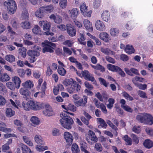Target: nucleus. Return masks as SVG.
Returning <instances> with one entry per match:
<instances>
[{"label": "nucleus", "instance_id": "nucleus-1", "mask_svg": "<svg viewBox=\"0 0 153 153\" xmlns=\"http://www.w3.org/2000/svg\"><path fill=\"white\" fill-rule=\"evenodd\" d=\"M63 83L68 87L67 90L70 94L79 93L81 91L80 85L72 78L65 79L64 80Z\"/></svg>", "mask_w": 153, "mask_h": 153}, {"label": "nucleus", "instance_id": "nucleus-2", "mask_svg": "<svg viewBox=\"0 0 153 153\" xmlns=\"http://www.w3.org/2000/svg\"><path fill=\"white\" fill-rule=\"evenodd\" d=\"M68 114L72 115H74L73 113H68L67 111H64L60 114V116L62 119L60 120V122L63 127L69 129L71 128L74 122L73 119L68 115L67 114Z\"/></svg>", "mask_w": 153, "mask_h": 153}, {"label": "nucleus", "instance_id": "nucleus-3", "mask_svg": "<svg viewBox=\"0 0 153 153\" xmlns=\"http://www.w3.org/2000/svg\"><path fill=\"white\" fill-rule=\"evenodd\" d=\"M22 105L24 109L26 111H29L30 109L34 110H39L42 108L44 106V104L42 103L32 100L28 101L27 104H25L23 102Z\"/></svg>", "mask_w": 153, "mask_h": 153}, {"label": "nucleus", "instance_id": "nucleus-4", "mask_svg": "<svg viewBox=\"0 0 153 153\" xmlns=\"http://www.w3.org/2000/svg\"><path fill=\"white\" fill-rule=\"evenodd\" d=\"M137 120L141 123L151 125L153 124V117L146 113H139L136 117Z\"/></svg>", "mask_w": 153, "mask_h": 153}, {"label": "nucleus", "instance_id": "nucleus-5", "mask_svg": "<svg viewBox=\"0 0 153 153\" xmlns=\"http://www.w3.org/2000/svg\"><path fill=\"white\" fill-rule=\"evenodd\" d=\"M4 4L6 7L8 13L12 14L16 12L17 5L13 0H8L7 1H5L4 2Z\"/></svg>", "mask_w": 153, "mask_h": 153}, {"label": "nucleus", "instance_id": "nucleus-6", "mask_svg": "<svg viewBox=\"0 0 153 153\" xmlns=\"http://www.w3.org/2000/svg\"><path fill=\"white\" fill-rule=\"evenodd\" d=\"M42 45L43 47V53L49 52L52 53L54 52L53 50L56 47V45L54 43L49 42L48 41L45 42H42Z\"/></svg>", "mask_w": 153, "mask_h": 153}, {"label": "nucleus", "instance_id": "nucleus-7", "mask_svg": "<svg viewBox=\"0 0 153 153\" xmlns=\"http://www.w3.org/2000/svg\"><path fill=\"white\" fill-rule=\"evenodd\" d=\"M39 24L40 27H42L43 30L46 31L44 33V35L47 36L50 35L51 36L54 35L53 33L49 31L51 27L50 22L47 21H41L39 22Z\"/></svg>", "mask_w": 153, "mask_h": 153}, {"label": "nucleus", "instance_id": "nucleus-8", "mask_svg": "<svg viewBox=\"0 0 153 153\" xmlns=\"http://www.w3.org/2000/svg\"><path fill=\"white\" fill-rule=\"evenodd\" d=\"M108 69L113 72H118L119 74L122 77H124L126 74L119 67L110 64L107 65Z\"/></svg>", "mask_w": 153, "mask_h": 153}, {"label": "nucleus", "instance_id": "nucleus-9", "mask_svg": "<svg viewBox=\"0 0 153 153\" xmlns=\"http://www.w3.org/2000/svg\"><path fill=\"white\" fill-rule=\"evenodd\" d=\"M88 7L85 2H82L80 6V9L82 15L85 17H90L92 11L91 10L88 11Z\"/></svg>", "mask_w": 153, "mask_h": 153}, {"label": "nucleus", "instance_id": "nucleus-10", "mask_svg": "<svg viewBox=\"0 0 153 153\" xmlns=\"http://www.w3.org/2000/svg\"><path fill=\"white\" fill-rule=\"evenodd\" d=\"M27 55L31 57L30 58V62L31 63H33L36 61V57L40 55L39 51L33 50H29L27 52Z\"/></svg>", "mask_w": 153, "mask_h": 153}, {"label": "nucleus", "instance_id": "nucleus-11", "mask_svg": "<svg viewBox=\"0 0 153 153\" xmlns=\"http://www.w3.org/2000/svg\"><path fill=\"white\" fill-rule=\"evenodd\" d=\"M87 141L90 144L91 142L90 140L94 142V143L97 142L98 141V138L96 136L94 132L91 130H89L88 133V135L86 137Z\"/></svg>", "mask_w": 153, "mask_h": 153}, {"label": "nucleus", "instance_id": "nucleus-12", "mask_svg": "<svg viewBox=\"0 0 153 153\" xmlns=\"http://www.w3.org/2000/svg\"><path fill=\"white\" fill-rule=\"evenodd\" d=\"M88 98V97L87 96H83V98H81L79 100L74 102L75 105L77 107L79 106L85 107L87 102Z\"/></svg>", "mask_w": 153, "mask_h": 153}, {"label": "nucleus", "instance_id": "nucleus-13", "mask_svg": "<svg viewBox=\"0 0 153 153\" xmlns=\"http://www.w3.org/2000/svg\"><path fill=\"white\" fill-rule=\"evenodd\" d=\"M81 74L84 79L86 80L90 81L92 82L95 81V79L94 77L88 70L82 71Z\"/></svg>", "mask_w": 153, "mask_h": 153}, {"label": "nucleus", "instance_id": "nucleus-14", "mask_svg": "<svg viewBox=\"0 0 153 153\" xmlns=\"http://www.w3.org/2000/svg\"><path fill=\"white\" fill-rule=\"evenodd\" d=\"M19 92L20 94L23 98H25L26 100L29 99L30 97V92L28 89L26 88H21L19 90Z\"/></svg>", "mask_w": 153, "mask_h": 153}, {"label": "nucleus", "instance_id": "nucleus-15", "mask_svg": "<svg viewBox=\"0 0 153 153\" xmlns=\"http://www.w3.org/2000/svg\"><path fill=\"white\" fill-rule=\"evenodd\" d=\"M67 32L68 35L71 37L74 36L76 34V30L75 28L71 24L66 25Z\"/></svg>", "mask_w": 153, "mask_h": 153}, {"label": "nucleus", "instance_id": "nucleus-16", "mask_svg": "<svg viewBox=\"0 0 153 153\" xmlns=\"http://www.w3.org/2000/svg\"><path fill=\"white\" fill-rule=\"evenodd\" d=\"M124 71L128 75L131 76H133L134 75H140L138 70L133 68H132L130 69H129L128 68H125L124 69Z\"/></svg>", "mask_w": 153, "mask_h": 153}, {"label": "nucleus", "instance_id": "nucleus-17", "mask_svg": "<svg viewBox=\"0 0 153 153\" xmlns=\"http://www.w3.org/2000/svg\"><path fill=\"white\" fill-rule=\"evenodd\" d=\"M69 15L73 19H75L79 14V11L78 9L73 8L71 10H69Z\"/></svg>", "mask_w": 153, "mask_h": 153}, {"label": "nucleus", "instance_id": "nucleus-18", "mask_svg": "<svg viewBox=\"0 0 153 153\" xmlns=\"http://www.w3.org/2000/svg\"><path fill=\"white\" fill-rule=\"evenodd\" d=\"M64 136L68 144L71 145L72 144L74 138L71 134L68 132H65L64 133Z\"/></svg>", "mask_w": 153, "mask_h": 153}, {"label": "nucleus", "instance_id": "nucleus-19", "mask_svg": "<svg viewBox=\"0 0 153 153\" xmlns=\"http://www.w3.org/2000/svg\"><path fill=\"white\" fill-rule=\"evenodd\" d=\"M42 11H43L45 13H48L52 12L54 10V7L53 5L50 4L47 6L41 7Z\"/></svg>", "mask_w": 153, "mask_h": 153}, {"label": "nucleus", "instance_id": "nucleus-20", "mask_svg": "<svg viewBox=\"0 0 153 153\" xmlns=\"http://www.w3.org/2000/svg\"><path fill=\"white\" fill-rule=\"evenodd\" d=\"M100 38L105 42H108L111 40L109 35L106 32H102L100 35Z\"/></svg>", "mask_w": 153, "mask_h": 153}, {"label": "nucleus", "instance_id": "nucleus-21", "mask_svg": "<svg viewBox=\"0 0 153 153\" xmlns=\"http://www.w3.org/2000/svg\"><path fill=\"white\" fill-rule=\"evenodd\" d=\"M95 26L97 29L100 31H102L105 29V26L102 22L99 20L96 22Z\"/></svg>", "mask_w": 153, "mask_h": 153}, {"label": "nucleus", "instance_id": "nucleus-22", "mask_svg": "<svg viewBox=\"0 0 153 153\" xmlns=\"http://www.w3.org/2000/svg\"><path fill=\"white\" fill-rule=\"evenodd\" d=\"M84 26L86 29L90 32L93 31L92 24L88 20L85 19L83 22Z\"/></svg>", "mask_w": 153, "mask_h": 153}, {"label": "nucleus", "instance_id": "nucleus-23", "mask_svg": "<svg viewBox=\"0 0 153 153\" xmlns=\"http://www.w3.org/2000/svg\"><path fill=\"white\" fill-rule=\"evenodd\" d=\"M22 85L23 88H26L29 90L33 87L34 85L32 81L28 80L22 83Z\"/></svg>", "mask_w": 153, "mask_h": 153}, {"label": "nucleus", "instance_id": "nucleus-24", "mask_svg": "<svg viewBox=\"0 0 153 153\" xmlns=\"http://www.w3.org/2000/svg\"><path fill=\"white\" fill-rule=\"evenodd\" d=\"M12 82L16 86L17 89H19L20 87V84L21 82V80L18 76H15L12 78Z\"/></svg>", "mask_w": 153, "mask_h": 153}, {"label": "nucleus", "instance_id": "nucleus-25", "mask_svg": "<svg viewBox=\"0 0 153 153\" xmlns=\"http://www.w3.org/2000/svg\"><path fill=\"white\" fill-rule=\"evenodd\" d=\"M85 36V34L84 32L79 33V37L78 38V40L79 43L84 45H85L86 44V42L85 41L86 39Z\"/></svg>", "mask_w": 153, "mask_h": 153}, {"label": "nucleus", "instance_id": "nucleus-26", "mask_svg": "<svg viewBox=\"0 0 153 153\" xmlns=\"http://www.w3.org/2000/svg\"><path fill=\"white\" fill-rule=\"evenodd\" d=\"M46 109L43 111V114L46 116H51L53 114L51 107L49 105H46Z\"/></svg>", "mask_w": 153, "mask_h": 153}, {"label": "nucleus", "instance_id": "nucleus-27", "mask_svg": "<svg viewBox=\"0 0 153 153\" xmlns=\"http://www.w3.org/2000/svg\"><path fill=\"white\" fill-rule=\"evenodd\" d=\"M29 18V14L26 9H24L22 12L21 19L22 20H28Z\"/></svg>", "mask_w": 153, "mask_h": 153}, {"label": "nucleus", "instance_id": "nucleus-28", "mask_svg": "<svg viewBox=\"0 0 153 153\" xmlns=\"http://www.w3.org/2000/svg\"><path fill=\"white\" fill-rule=\"evenodd\" d=\"M97 120L100 123V125L98 126L99 128H106L107 125L103 119L101 118H99L97 119Z\"/></svg>", "mask_w": 153, "mask_h": 153}, {"label": "nucleus", "instance_id": "nucleus-29", "mask_svg": "<svg viewBox=\"0 0 153 153\" xmlns=\"http://www.w3.org/2000/svg\"><path fill=\"white\" fill-rule=\"evenodd\" d=\"M90 65L95 70H99L100 72L102 73L105 71L104 67L99 63L95 65L92 64H91Z\"/></svg>", "mask_w": 153, "mask_h": 153}, {"label": "nucleus", "instance_id": "nucleus-30", "mask_svg": "<svg viewBox=\"0 0 153 153\" xmlns=\"http://www.w3.org/2000/svg\"><path fill=\"white\" fill-rule=\"evenodd\" d=\"M10 77L7 73H2L1 76H0V81L3 82H5L9 81Z\"/></svg>", "mask_w": 153, "mask_h": 153}, {"label": "nucleus", "instance_id": "nucleus-31", "mask_svg": "<svg viewBox=\"0 0 153 153\" xmlns=\"http://www.w3.org/2000/svg\"><path fill=\"white\" fill-rule=\"evenodd\" d=\"M126 52L128 54H131L134 53L135 52L134 49L132 45H128L126 46L125 50Z\"/></svg>", "mask_w": 153, "mask_h": 153}, {"label": "nucleus", "instance_id": "nucleus-32", "mask_svg": "<svg viewBox=\"0 0 153 153\" xmlns=\"http://www.w3.org/2000/svg\"><path fill=\"white\" fill-rule=\"evenodd\" d=\"M21 27L24 29H27L31 28V25L29 21H25L20 24Z\"/></svg>", "mask_w": 153, "mask_h": 153}, {"label": "nucleus", "instance_id": "nucleus-33", "mask_svg": "<svg viewBox=\"0 0 153 153\" xmlns=\"http://www.w3.org/2000/svg\"><path fill=\"white\" fill-rule=\"evenodd\" d=\"M102 18L103 20L108 22L110 18L109 12L106 10L104 11L101 15Z\"/></svg>", "mask_w": 153, "mask_h": 153}, {"label": "nucleus", "instance_id": "nucleus-34", "mask_svg": "<svg viewBox=\"0 0 153 153\" xmlns=\"http://www.w3.org/2000/svg\"><path fill=\"white\" fill-rule=\"evenodd\" d=\"M42 7H40L38 10L35 12V14L36 17L39 18H43L45 16V13L43 11H42Z\"/></svg>", "mask_w": 153, "mask_h": 153}, {"label": "nucleus", "instance_id": "nucleus-35", "mask_svg": "<svg viewBox=\"0 0 153 153\" xmlns=\"http://www.w3.org/2000/svg\"><path fill=\"white\" fill-rule=\"evenodd\" d=\"M144 146L148 149H150L153 146V142L149 139H146L144 142Z\"/></svg>", "mask_w": 153, "mask_h": 153}, {"label": "nucleus", "instance_id": "nucleus-36", "mask_svg": "<svg viewBox=\"0 0 153 153\" xmlns=\"http://www.w3.org/2000/svg\"><path fill=\"white\" fill-rule=\"evenodd\" d=\"M33 32L35 34L38 35H41L42 31L40 27L37 25L34 26V27L32 29Z\"/></svg>", "mask_w": 153, "mask_h": 153}, {"label": "nucleus", "instance_id": "nucleus-37", "mask_svg": "<svg viewBox=\"0 0 153 153\" xmlns=\"http://www.w3.org/2000/svg\"><path fill=\"white\" fill-rule=\"evenodd\" d=\"M32 123V125L35 126L39 124V120L38 118L35 116L32 117L30 119Z\"/></svg>", "mask_w": 153, "mask_h": 153}, {"label": "nucleus", "instance_id": "nucleus-38", "mask_svg": "<svg viewBox=\"0 0 153 153\" xmlns=\"http://www.w3.org/2000/svg\"><path fill=\"white\" fill-rule=\"evenodd\" d=\"M6 85L10 90L14 91L17 87L13 82H8L6 83Z\"/></svg>", "mask_w": 153, "mask_h": 153}, {"label": "nucleus", "instance_id": "nucleus-39", "mask_svg": "<svg viewBox=\"0 0 153 153\" xmlns=\"http://www.w3.org/2000/svg\"><path fill=\"white\" fill-rule=\"evenodd\" d=\"M35 140L36 142L40 145H43L44 144V142L42 140L41 136L39 135H36L35 137Z\"/></svg>", "mask_w": 153, "mask_h": 153}, {"label": "nucleus", "instance_id": "nucleus-40", "mask_svg": "<svg viewBox=\"0 0 153 153\" xmlns=\"http://www.w3.org/2000/svg\"><path fill=\"white\" fill-rule=\"evenodd\" d=\"M71 150L73 153H79V149L77 144L74 143L72 145Z\"/></svg>", "mask_w": 153, "mask_h": 153}, {"label": "nucleus", "instance_id": "nucleus-41", "mask_svg": "<svg viewBox=\"0 0 153 153\" xmlns=\"http://www.w3.org/2000/svg\"><path fill=\"white\" fill-rule=\"evenodd\" d=\"M5 59L10 62H13L15 60V56L13 55L10 54L6 56L5 57Z\"/></svg>", "mask_w": 153, "mask_h": 153}, {"label": "nucleus", "instance_id": "nucleus-42", "mask_svg": "<svg viewBox=\"0 0 153 153\" xmlns=\"http://www.w3.org/2000/svg\"><path fill=\"white\" fill-rule=\"evenodd\" d=\"M15 114L14 111L10 108H7L6 111V114L7 117H11L13 116Z\"/></svg>", "mask_w": 153, "mask_h": 153}, {"label": "nucleus", "instance_id": "nucleus-43", "mask_svg": "<svg viewBox=\"0 0 153 153\" xmlns=\"http://www.w3.org/2000/svg\"><path fill=\"white\" fill-rule=\"evenodd\" d=\"M123 140L126 142L127 145H131L132 144L131 139L127 135H125L123 137Z\"/></svg>", "mask_w": 153, "mask_h": 153}, {"label": "nucleus", "instance_id": "nucleus-44", "mask_svg": "<svg viewBox=\"0 0 153 153\" xmlns=\"http://www.w3.org/2000/svg\"><path fill=\"white\" fill-rule=\"evenodd\" d=\"M27 50L25 48H22L19 49V55L22 57L24 58L26 56Z\"/></svg>", "mask_w": 153, "mask_h": 153}, {"label": "nucleus", "instance_id": "nucleus-45", "mask_svg": "<svg viewBox=\"0 0 153 153\" xmlns=\"http://www.w3.org/2000/svg\"><path fill=\"white\" fill-rule=\"evenodd\" d=\"M58 74L61 76H64L66 73V71L62 67L59 66L57 69Z\"/></svg>", "mask_w": 153, "mask_h": 153}, {"label": "nucleus", "instance_id": "nucleus-46", "mask_svg": "<svg viewBox=\"0 0 153 153\" xmlns=\"http://www.w3.org/2000/svg\"><path fill=\"white\" fill-rule=\"evenodd\" d=\"M110 33L112 36H115L118 35L119 30L118 29L116 28H111L110 30Z\"/></svg>", "mask_w": 153, "mask_h": 153}, {"label": "nucleus", "instance_id": "nucleus-47", "mask_svg": "<svg viewBox=\"0 0 153 153\" xmlns=\"http://www.w3.org/2000/svg\"><path fill=\"white\" fill-rule=\"evenodd\" d=\"M98 80L100 83V84L103 85L105 87H107L108 86L109 82H107L106 80L103 78L99 77L98 78Z\"/></svg>", "mask_w": 153, "mask_h": 153}, {"label": "nucleus", "instance_id": "nucleus-48", "mask_svg": "<svg viewBox=\"0 0 153 153\" xmlns=\"http://www.w3.org/2000/svg\"><path fill=\"white\" fill-rule=\"evenodd\" d=\"M122 95L125 99L129 101H132L134 100L133 97L125 91L123 92Z\"/></svg>", "mask_w": 153, "mask_h": 153}, {"label": "nucleus", "instance_id": "nucleus-49", "mask_svg": "<svg viewBox=\"0 0 153 153\" xmlns=\"http://www.w3.org/2000/svg\"><path fill=\"white\" fill-rule=\"evenodd\" d=\"M8 33L10 34L11 36H13L15 35L16 33L13 31V28L10 25H8L7 27Z\"/></svg>", "mask_w": 153, "mask_h": 153}, {"label": "nucleus", "instance_id": "nucleus-50", "mask_svg": "<svg viewBox=\"0 0 153 153\" xmlns=\"http://www.w3.org/2000/svg\"><path fill=\"white\" fill-rule=\"evenodd\" d=\"M137 93L140 97L143 99L147 98L146 94L145 92L141 90H139L137 91Z\"/></svg>", "mask_w": 153, "mask_h": 153}, {"label": "nucleus", "instance_id": "nucleus-51", "mask_svg": "<svg viewBox=\"0 0 153 153\" xmlns=\"http://www.w3.org/2000/svg\"><path fill=\"white\" fill-rule=\"evenodd\" d=\"M22 149L23 153H31L30 149L26 145H22Z\"/></svg>", "mask_w": 153, "mask_h": 153}, {"label": "nucleus", "instance_id": "nucleus-52", "mask_svg": "<svg viewBox=\"0 0 153 153\" xmlns=\"http://www.w3.org/2000/svg\"><path fill=\"white\" fill-rule=\"evenodd\" d=\"M23 139L25 143H26L29 146H33V143L26 136H23Z\"/></svg>", "mask_w": 153, "mask_h": 153}, {"label": "nucleus", "instance_id": "nucleus-53", "mask_svg": "<svg viewBox=\"0 0 153 153\" xmlns=\"http://www.w3.org/2000/svg\"><path fill=\"white\" fill-rule=\"evenodd\" d=\"M67 0H61L59 2V5L62 9L65 8L67 6Z\"/></svg>", "mask_w": 153, "mask_h": 153}, {"label": "nucleus", "instance_id": "nucleus-54", "mask_svg": "<svg viewBox=\"0 0 153 153\" xmlns=\"http://www.w3.org/2000/svg\"><path fill=\"white\" fill-rule=\"evenodd\" d=\"M76 107L74 105L69 104L67 107V111L68 110L74 112L76 111Z\"/></svg>", "mask_w": 153, "mask_h": 153}, {"label": "nucleus", "instance_id": "nucleus-55", "mask_svg": "<svg viewBox=\"0 0 153 153\" xmlns=\"http://www.w3.org/2000/svg\"><path fill=\"white\" fill-rule=\"evenodd\" d=\"M95 149L98 152H100L102 150V148L101 144L96 143L94 146Z\"/></svg>", "mask_w": 153, "mask_h": 153}, {"label": "nucleus", "instance_id": "nucleus-56", "mask_svg": "<svg viewBox=\"0 0 153 153\" xmlns=\"http://www.w3.org/2000/svg\"><path fill=\"white\" fill-rule=\"evenodd\" d=\"M106 123L112 129L114 130H118L117 127L116 126L114 125L111 121L109 120H107L106 121Z\"/></svg>", "mask_w": 153, "mask_h": 153}, {"label": "nucleus", "instance_id": "nucleus-57", "mask_svg": "<svg viewBox=\"0 0 153 153\" xmlns=\"http://www.w3.org/2000/svg\"><path fill=\"white\" fill-rule=\"evenodd\" d=\"M106 123L112 129L114 130H118L117 127L116 126L114 125L111 121L109 120H107L106 121Z\"/></svg>", "mask_w": 153, "mask_h": 153}, {"label": "nucleus", "instance_id": "nucleus-58", "mask_svg": "<svg viewBox=\"0 0 153 153\" xmlns=\"http://www.w3.org/2000/svg\"><path fill=\"white\" fill-rule=\"evenodd\" d=\"M101 3V0H95L93 3L94 7L95 9L98 8L100 6Z\"/></svg>", "mask_w": 153, "mask_h": 153}, {"label": "nucleus", "instance_id": "nucleus-59", "mask_svg": "<svg viewBox=\"0 0 153 153\" xmlns=\"http://www.w3.org/2000/svg\"><path fill=\"white\" fill-rule=\"evenodd\" d=\"M13 27L15 29H17L18 28L19 25L17 23L15 19H12L11 20L10 22Z\"/></svg>", "mask_w": 153, "mask_h": 153}, {"label": "nucleus", "instance_id": "nucleus-60", "mask_svg": "<svg viewBox=\"0 0 153 153\" xmlns=\"http://www.w3.org/2000/svg\"><path fill=\"white\" fill-rule=\"evenodd\" d=\"M36 146L38 150L40 152L43 151L48 149V147L47 146H44L40 145H37Z\"/></svg>", "mask_w": 153, "mask_h": 153}, {"label": "nucleus", "instance_id": "nucleus-61", "mask_svg": "<svg viewBox=\"0 0 153 153\" xmlns=\"http://www.w3.org/2000/svg\"><path fill=\"white\" fill-rule=\"evenodd\" d=\"M99 108H100L103 113L106 114L107 113V111L106 109L105 106L103 103H101L100 105V107Z\"/></svg>", "mask_w": 153, "mask_h": 153}, {"label": "nucleus", "instance_id": "nucleus-62", "mask_svg": "<svg viewBox=\"0 0 153 153\" xmlns=\"http://www.w3.org/2000/svg\"><path fill=\"white\" fill-rule=\"evenodd\" d=\"M131 137L132 138L133 141L135 144H137L139 142V140L138 137L134 134H131Z\"/></svg>", "mask_w": 153, "mask_h": 153}, {"label": "nucleus", "instance_id": "nucleus-63", "mask_svg": "<svg viewBox=\"0 0 153 153\" xmlns=\"http://www.w3.org/2000/svg\"><path fill=\"white\" fill-rule=\"evenodd\" d=\"M17 71L19 76L22 77L24 76L25 72L24 70L22 69H18Z\"/></svg>", "mask_w": 153, "mask_h": 153}, {"label": "nucleus", "instance_id": "nucleus-64", "mask_svg": "<svg viewBox=\"0 0 153 153\" xmlns=\"http://www.w3.org/2000/svg\"><path fill=\"white\" fill-rule=\"evenodd\" d=\"M146 131L147 133L150 136L153 135V129L150 128H147L146 129Z\"/></svg>", "mask_w": 153, "mask_h": 153}]
</instances>
